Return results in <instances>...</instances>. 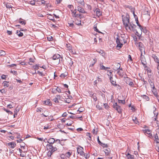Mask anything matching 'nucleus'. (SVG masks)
<instances>
[{"label":"nucleus","instance_id":"1","mask_svg":"<svg viewBox=\"0 0 159 159\" xmlns=\"http://www.w3.org/2000/svg\"><path fill=\"white\" fill-rule=\"evenodd\" d=\"M129 17L128 16H126V18L124 19H123V22L124 25H125V28L126 30H128L130 31H135L136 30V26L133 23L132 24H130V26H129L127 25L128 23H129Z\"/></svg>","mask_w":159,"mask_h":159},{"label":"nucleus","instance_id":"2","mask_svg":"<svg viewBox=\"0 0 159 159\" xmlns=\"http://www.w3.org/2000/svg\"><path fill=\"white\" fill-rule=\"evenodd\" d=\"M83 6H81L79 5H77L76 8L73 11H72V13L73 14V16L75 17H80V14H76V10H77L80 13H86L84 11V9L83 8Z\"/></svg>","mask_w":159,"mask_h":159},{"label":"nucleus","instance_id":"3","mask_svg":"<svg viewBox=\"0 0 159 159\" xmlns=\"http://www.w3.org/2000/svg\"><path fill=\"white\" fill-rule=\"evenodd\" d=\"M52 58L53 60H59L58 62H57V64L61 63L63 60L62 57H61V56L58 54H54L52 57Z\"/></svg>","mask_w":159,"mask_h":159},{"label":"nucleus","instance_id":"4","mask_svg":"<svg viewBox=\"0 0 159 159\" xmlns=\"http://www.w3.org/2000/svg\"><path fill=\"white\" fill-rule=\"evenodd\" d=\"M46 148L47 150H49L52 152H54L57 150L56 146H54L53 144H47Z\"/></svg>","mask_w":159,"mask_h":159},{"label":"nucleus","instance_id":"5","mask_svg":"<svg viewBox=\"0 0 159 159\" xmlns=\"http://www.w3.org/2000/svg\"><path fill=\"white\" fill-rule=\"evenodd\" d=\"M114 109L116 110L119 113L121 112V110L120 107L117 105V102L115 103L112 106Z\"/></svg>","mask_w":159,"mask_h":159},{"label":"nucleus","instance_id":"6","mask_svg":"<svg viewBox=\"0 0 159 159\" xmlns=\"http://www.w3.org/2000/svg\"><path fill=\"white\" fill-rule=\"evenodd\" d=\"M140 59L141 60L142 64L144 66H145L147 64V62L146 61L144 56L143 55L142 53V52H141V54L140 57Z\"/></svg>","mask_w":159,"mask_h":159},{"label":"nucleus","instance_id":"7","mask_svg":"<svg viewBox=\"0 0 159 159\" xmlns=\"http://www.w3.org/2000/svg\"><path fill=\"white\" fill-rule=\"evenodd\" d=\"M83 147L80 146V148H78L77 149L78 153L80 155L83 156L84 154V152L83 151Z\"/></svg>","mask_w":159,"mask_h":159},{"label":"nucleus","instance_id":"8","mask_svg":"<svg viewBox=\"0 0 159 159\" xmlns=\"http://www.w3.org/2000/svg\"><path fill=\"white\" fill-rule=\"evenodd\" d=\"M121 38H122L123 40L120 39L119 37L118 36L116 39V43H123V42L124 43H125V42L124 41V39H123L122 37H121Z\"/></svg>","mask_w":159,"mask_h":159},{"label":"nucleus","instance_id":"9","mask_svg":"<svg viewBox=\"0 0 159 159\" xmlns=\"http://www.w3.org/2000/svg\"><path fill=\"white\" fill-rule=\"evenodd\" d=\"M94 11L96 12L97 16L98 17L102 15V13L100 11V9L99 8H96Z\"/></svg>","mask_w":159,"mask_h":159},{"label":"nucleus","instance_id":"10","mask_svg":"<svg viewBox=\"0 0 159 159\" xmlns=\"http://www.w3.org/2000/svg\"><path fill=\"white\" fill-rule=\"evenodd\" d=\"M55 141V140L53 138H50L48 139L47 142L49 143L48 144H53Z\"/></svg>","mask_w":159,"mask_h":159},{"label":"nucleus","instance_id":"11","mask_svg":"<svg viewBox=\"0 0 159 159\" xmlns=\"http://www.w3.org/2000/svg\"><path fill=\"white\" fill-rule=\"evenodd\" d=\"M152 57L155 62L157 63V64H159V59L156 55L152 54Z\"/></svg>","mask_w":159,"mask_h":159},{"label":"nucleus","instance_id":"12","mask_svg":"<svg viewBox=\"0 0 159 159\" xmlns=\"http://www.w3.org/2000/svg\"><path fill=\"white\" fill-rule=\"evenodd\" d=\"M77 1V2L78 3V5H79L81 6H84V0H75Z\"/></svg>","mask_w":159,"mask_h":159},{"label":"nucleus","instance_id":"13","mask_svg":"<svg viewBox=\"0 0 159 159\" xmlns=\"http://www.w3.org/2000/svg\"><path fill=\"white\" fill-rule=\"evenodd\" d=\"M100 66V69L101 70H106L107 69H110L109 67H106L102 65V63H100L99 64Z\"/></svg>","mask_w":159,"mask_h":159},{"label":"nucleus","instance_id":"14","mask_svg":"<svg viewBox=\"0 0 159 159\" xmlns=\"http://www.w3.org/2000/svg\"><path fill=\"white\" fill-rule=\"evenodd\" d=\"M120 64L119 63H117L115 65H114L113 69L114 70H117L120 69Z\"/></svg>","mask_w":159,"mask_h":159},{"label":"nucleus","instance_id":"15","mask_svg":"<svg viewBox=\"0 0 159 159\" xmlns=\"http://www.w3.org/2000/svg\"><path fill=\"white\" fill-rule=\"evenodd\" d=\"M43 103L44 104L46 105H48L50 106H51L52 105V103L49 99H47L46 100L43 101Z\"/></svg>","mask_w":159,"mask_h":159},{"label":"nucleus","instance_id":"16","mask_svg":"<svg viewBox=\"0 0 159 159\" xmlns=\"http://www.w3.org/2000/svg\"><path fill=\"white\" fill-rule=\"evenodd\" d=\"M152 92L153 95L156 97H157L158 93L157 92V89H156V88L155 87L152 89Z\"/></svg>","mask_w":159,"mask_h":159},{"label":"nucleus","instance_id":"17","mask_svg":"<svg viewBox=\"0 0 159 159\" xmlns=\"http://www.w3.org/2000/svg\"><path fill=\"white\" fill-rule=\"evenodd\" d=\"M124 81L126 82V83L127 84H129V83L131 81V80H132V79H130V78L127 77H125V76L124 77Z\"/></svg>","mask_w":159,"mask_h":159},{"label":"nucleus","instance_id":"18","mask_svg":"<svg viewBox=\"0 0 159 159\" xmlns=\"http://www.w3.org/2000/svg\"><path fill=\"white\" fill-rule=\"evenodd\" d=\"M7 144L8 146L11 145L10 147L12 148H14L16 146V143L14 142L8 143Z\"/></svg>","mask_w":159,"mask_h":159},{"label":"nucleus","instance_id":"19","mask_svg":"<svg viewBox=\"0 0 159 159\" xmlns=\"http://www.w3.org/2000/svg\"><path fill=\"white\" fill-rule=\"evenodd\" d=\"M74 21L73 20H69L68 21V24L69 27L72 28L74 27Z\"/></svg>","mask_w":159,"mask_h":159},{"label":"nucleus","instance_id":"20","mask_svg":"<svg viewBox=\"0 0 159 159\" xmlns=\"http://www.w3.org/2000/svg\"><path fill=\"white\" fill-rule=\"evenodd\" d=\"M154 141L157 143H159V139L158 138V136L157 133L154 135Z\"/></svg>","mask_w":159,"mask_h":159},{"label":"nucleus","instance_id":"21","mask_svg":"<svg viewBox=\"0 0 159 159\" xmlns=\"http://www.w3.org/2000/svg\"><path fill=\"white\" fill-rule=\"evenodd\" d=\"M104 151L106 156L109 155L111 152L109 148L105 149Z\"/></svg>","mask_w":159,"mask_h":159},{"label":"nucleus","instance_id":"22","mask_svg":"<svg viewBox=\"0 0 159 159\" xmlns=\"http://www.w3.org/2000/svg\"><path fill=\"white\" fill-rule=\"evenodd\" d=\"M110 80L111 83L114 86H116L117 85V84H116V82L112 80L113 78L112 76H111V77H110Z\"/></svg>","mask_w":159,"mask_h":159},{"label":"nucleus","instance_id":"23","mask_svg":"<svg viewBox=\"0 0 159 159\" xmlns=\"http://www.w3.org/2000/svg\"><path fill=\"white\" fill-rule=\"evenodd\" d=\"M97 52L101 54V56L104 57L105 56V53L103 50H97Z\"/></svg>","mask_w":159,"mask_h":159},{"label":"nucleus","instance_id":"24","mask_svg":"<svg viewBox=\"0 0 159 159\" xmlns=\"http://www.w3.org/2000/svg\"><path fill=\"white\" fill-rule=\"evenodd\" d=\"M126 156L128 159H134V156L133 155H131L129 153L127 154L126 155Z\"/></svg>","mask_w":159,"mask_h":159},{"label":"nucleus","instance_id":"25","mask_svg":"<svg viewBox=\"0 0 159 159\" xmlns=\"http://www.w3.org/2000/svg\"><path fill=\"white\" fill-rule=\"evenodd\" d=\"M16 33L18 36L20 37L22 36L23 35V33L20 31H18L17 30Z\"/></svg>","mask_w":159,"mask_h":159},{"label":"nucleus","instance_id":"26","mask_svg":"<svg viewBox=\"0 0 159 159\" xmlns=\"http://www.w3.org/2000/svg\"><path fill=\"white\" fill-rule=\"evenodd\" d=\"M75 23L78 25H79L81 24V21L80 19H77L75 21Z\"/></svg>","mask_w":159,"mask_h":159},{"label":"nucleus","instance_id":"27","mask_svg":"<svg viewBox=\"0 0 159 159\" xmlns=\"http://www.w3.org/2000/svg\"><path fill=\"white\" fill-rule=\"evenodd\" d=\"M145 134H147L148 135L149 134L151 133V130L149 129H145L143 130Z\"/></svg>","mask_w":159,"mask_h":159},{"label":"nucleus","instance_id":"28","mask_svg":"<svg viewBox=\"0 0 159 159\" xmlns=\"http://www.w3.org/2000/svg\"><path fill=\"white\" fill-rule=\"evenodd\" d=\"M153 113L154 114V116H157L158 115V113L157 112H156V108L154 106L153 107Z\"/></svg>","mask_w":159,"mask_h":159},{"label":"nucleus","instance_id":"29","mask_svg":"<svg viewBox=\"0 0 159 159\" xmlns=\"http://www.w3.org/2000/svg\"><path fill=\"white\" fill-rule=\"evenodd\" d=\"M122 68H121L120 69H119V70H118V71H117V74L120 76H122L121 73H122Z\"/></svg>","mask_w":159,"mask_h":159},{"label":"nucleus","instance_id":"30","mask_svg":"<svg viewBox=\"0 0 159 159\" xmlns=\"http://www.w3.org/2000/svg\"><path fill=\"white\" fill-rule=\"evenodd\" d=\"M8 82L6 81H5L3 82V86L5 88L9 86Z\"/></svg>","mask_w":159,"mask_h":159},{"label":"nucleus","instance_id":"31","mask_svg":"<svg viewBox=\"0 0 159 159\" xmlns=\"http://www.w3.org/2000/svg\"><path fill=\"white\" fill-rule=\"evenodd\" d=\"M142 97L146 101H148L149 100V97L146 95H143L142 96Z\"/></svg>","mask_w":159,"mask_h":159},{"label":"nucleus","instance_id":"32","mask_svg":"<svg viewBox=\"0 0 159 159\" xmlns=\"http://www.w3.org/2000/svg\"><path fill=\"white\" fill-rule=\"evenodd\" d=\"M117 44V45L116 46V47L117 48H118V49H120V48H121L123 45V43H116Z\"/></svg>","mask_w":159,"mask_h":159},{"label":"nucleus","instance_id":"33","mask_svg":"<svg viewBox=\"0 0 159 159\" xmlns=\"http://www.w3.org/2000/svg\"><path fill=\"white\" fill-rule=\"evenodd\" d=\"M6 52L3 50L0 51V56H3L6 55Z\"/></svg>","mask_w":159,"mask_h":159},{"label":"nucleus","instance_id":"34","mask_svg":"<svg viewBox=\"0 0 159 159\" xmlns=\"http://www.w3.org/2000/svg\"><path fill=\"white\" fill-rule=\"evenodd\" d=\"M141 31V34L142 33V32H143L145 34H146L147 33V30H146V28H143V29L140 30Z\"/></svg>","mask_w":159,"mask_h":159},{"label":"nucleus","instance_id":"35","mask_svg":"<svg viewBox=\"0 0 159 159\" xmlns=\"http://www.w3.org/2000/svg\"><path fill=\"white\" fill-rule=\"evenodd\" d=\"M132 120L136 124H137V123L138 122V120H137V118L133 116L132 117Z\"/></svg>","mask_w":159,"mask_h":159},{"label":"nucleus","instance_id":"36","mask_svg":"<svg viewBox=\"0 0 159 159\" xmlns=\"http://www.w3.org/2000/svg\"><path fill=\"white\" fill-rule=\"evenodd\" d=\"M19 22L22 25H25L26 24V21H25V20H23V21H22V20H19Z\"/></svg>","mask_w":159,"mask_h":159},{"label":"nucleus","instance_id":"37","mask_svg":"<svg viewBox=\"0 0 159 159\" xmlns=\"http://www.w3.org/2000/svg\"><path fill=\"white\" fill-rule=\"evenodd\" d=\"M118 102L119 103H121L123 104H125V100H119L118 99Z\"/></svg>","mask_w":159,"mask_h":159},{"label":"nucleus","instance_id":"38","mask_svg":"<svg viewBox=\"0 0 159 159\" xmlns=\"http://www.w3.org/2000/svg\"><path fill=\"white\" fill-rule=\"evenodd\" d=\"M68 62L69 63V64L71 66L73 64V62L72 61L71 59L70 58H69Z\"/></svg>","mask_w":159,"mask_h":159},{"label":"nucleus","instance_id":"39","mask_svg":"<svg viewBox=\"0 0 159 159\" xmlns=\"http://www.w3.org/2000/svg\"><path fill=\"white\" fill-rule=\"evenodd\" d=\"M129 86H131L132 87H134V84L132 82V80L130 81V82L129 83V84H128Z\"/></svg>","mask_w":159,"mask_h":159},{"label":"nucleus","instance_id":"40","mask_svg":"<svg viewBox=\"0 0 159 159\" xmlns=\"http://www.w3.org/2000/svg\"><path fill=\"white\" fill-rule=\"evenodd\" d=\"M99 145H101L102 147H107V144L102 143H100Z\"/></svg>","mask_w":159,"mask_h":159},{"label":"nucleus","instance_id":"41","mask_svg":"<svg viewBox=\"0 0 159 159\" xmlns=\"http://www.w3.org/2000/svg\"><path fill=\"white\" fill-rule=\"evenodd\" d=\"M112 75V72L111 70H108L107 71V75L108 76H109V77H111V76H112L111 75Z\"/></svg>","mask_w":159,"mask_h":159},{"label":"nucleus","instance_id":"42","mask_svg":"<svg viewBox=\"0 0 159 159\" xmlns=\"http://www.w3.org/2000/svg\"><path fill=\"white\" fill-rule=\"evenodd\" d=\"M93 61H94V62H93V63L92 64H91L90 65V66H93L94 64L96 63L97 61V59L95 58V59H93Z\"/></svg>","mask_w":159,"mask_h":159},{"label":"nucleus","instance_id":"43","mask_svg":"<svg viewBox=\"0 0 159 159\" xmlns=\"http://www.w3.org/2000/svg\"><path fill=\"white\" fill-rule=\"evenodd\" d=\"M56 92H58L59 93H60L61 92V89L59 88L58 87H57V88L56 89Z\"/></svg>","mask_w":159,"mask_h":159},{"label":"nucleus","instance_id":"44","mask_svg":"<svg viewBox=\"0 0 159 159\" xmlns=\"http://www.w3.org/2000/svg\"><path fill=\"white\" fill-rule=\"evenodd\" d=\"M92 96L93 98V99L94 100L95 102L97 100V98L96 96L95 95H94L93 94L92 95Z\"/></svg>","mask_w":159,"mask_h":159},{"label":"nucleus","instance_id":"45","mask_svg":"<svg viewBox=\"0 0 159 159\" xmlns=\"http://www.w3.org/2000/svg\"><path fill=\"white\" fill-rule=\"evenodd\" d=\"M53 101L56 103H59V102L57 98H55L53 99Z\"/></svg>","mask_w":159,"mask_h":159},{"label":"nucleus","instance_id":"46","mask_svg":"<svg viewBox=\"0 0 159 159\" xmlns=\"http://www.w3.org/2000/svg\"><path fill=\"white\" fill-rule=\"evenodd\" d=\"M11 73L13 74L14 75H17V72L16 71H15L14 70H11L10 71Z\"/></svg>","mask_w":159,"mask_h":159},{"label":"nucleus","instance_id":"47","mask_svg":"<svg viewBox=\"0 0 159 159\" xmlns=\"http://www.w3.org/2000/svg\"><path fill=\"white\" fill-rule=\"evenodd\" d=\"M50 16H49L48 18L51 20H54V17L50 15Z\"/></svg>","mask_w":159,"mask_h":159},{"label":"nucleus","instance_id":"48","mask_svg":"<svg viewBox=\"0 0 159 159\" xmlns=\"http://www.w3.org/2000/svg\"><path fill=\"white\" fill-rule=\"evenodd\" d=\"M53 152H51V151L49 150V152L48 153V157H51V155Z\"/></svg>","mask_w":159,"mask_h":159},{"label":"nucleus","instance_id":"49","mask_svg":"<svg viewBox=\"0 0 159 159\" xmlns=\"http://www.w3.org/2000/svg\"><path fill=\"white\" fill-rule=\"evenodd\" d=\"M62 0H56V2H55V3L56 4H59L61 2Z\"/></svg>","mask_w":159,"mask_h":159},{"label":"nucleus","instance_id":"50","mask_svg":"<svg viewBox=\"0 0 159 159\" xmlns=\"http://www.w3.org/2000/svg\"><path fill=\"white\" fill-rule=\"evenodd\" d=\"M67 75H66L64 73H62L60 75V77L62 78H64Z\"/></svg>","mask_w":159,"mask_h":159},{"label":"nucleus","instance_id":"51","mask_svg":"<svg viewBox=\"0 0 159 159\" xmlns=\"http://www.w3.org/2000/svg\"><path fill=\"white\" fill-rule=\"evenodd\" d=\"M39 66L37 65L33 66V67L35 70L38 69H39Z\"/></svg>","mask_w":159,"mask_h":159},{"label":"nucleus","instance_id":"52","mask_svg":"<svg viewBox=\"0 0 159 159\" xmlns=\"http://www.w3.org/2000/svg\"><path fill=\"white\" fill-rule=\"evenodd\" d=\"M66 45H67V48L69 50H70L71 49L72 47L71 46L70 44H66Z\"/></svg>","mask_w":159,"mask_h":159},{"label":"nucleus","instance_id":"53","mask_svg":"<svg viewBox=\"0 0 159 159\" xmlns=\"http://www.w3.org/2000/svg\"><path fill=\"white\" fill-rule=\"evenodd\" d=\"M94 30L95 31H96V32L99 33H102L99 31L97 29V28H95V29H94Z\"/></svg>","mask_w":159,"mask_h":159},{"label":"nucleus","instance_id":"54","mask_svg":"<svg viewBox=\"0 0 159 159\" xmlns=\"http://www.w3.org/2000/svg\"><path fill=\"white\" fill-rule=\"evenodd\" d=\"M126 7L127 8H129V9L131 10V11L133 10V7L132 6H126Z\"/></svg>","mask_w":159,"mask_h":159},{"label":"nucleus","instance_id":"55","mask_svg":"<svg viewBox=\"0 0 159 159\" xmlns=\"http://www.w3.org/2000/svg\"><path fill=\"white\" fill-rule=\"evenodd\" d=\"M150 85L152 89L155 88V86L153 82L150 84Z\"/></svg>","mask_w":159,"mask_h":159},{"label":"nucleus","instance_id":"56","mask_svg":"<svg viewBox=\"0 0 159 159\" xmlns=\"http://www.w3.org/2000/svg\"><path fill=\"white\" fill-rule=\"evenodd\" d=\"M52 92L54 93H56V89L53 88L52 89Z\"/></svg>","mask_w":159,"mask_h":159},{"label":"nucleus","instance_id":"57","mask_svg":"<svg viewBox=\"0 0 159 159\" xmlns=\"http://www.w3.org/2000/svg\"><path fill=\"white\" fill-rule=\"evenodd\" d=\"M0 91L2 93H5L6 92V90L4 89L0 90Z\"/></svg>","mask_w":159,"mask_h":159},{"label":"nucleus","instance_id":"58","mask_svg":"<svg viewBox=\"0 0 159 159\" xmlns=\"http://www.w3.org/2000/svg\"><path fill=\"white\" fill-rule=\"evenodd\" d=\"M35 1L34 0L33 1H31L30 2V4L32 5H34L35 4Z\"/></svg>","mask_w":159,"mask_h":159},{"label":"nucleus","instance_id":"59","mask_svg":"<svg viewBox=\"0 0 159 159\" xmlns=\"http://www.w3.org/2000/svg\"><path fill=\"white\" fill-rule=\"evenodd\" d=\"M84 155V156L85 157V158L87 159L88 157H89V156L88 154H85L84 153V154H83Z\"/></svg>","mask_w":159,"mask_h":159},{"label":"nucleus","instance_id":"60","mask_svg":"<svg viewBox=\"0 0 159 159\" xmlns=\"http://www.w3.org/2000/svg\"><path fill=\"white\" fill-rule=\"evenodd\" d=\"M104 106L105 108L106 109H107L108 107V106L107 104L106 103H104Z\"/></svg>","mask_w":159,"mask_h":159},{"label":"nucleus","instance_id":"61","mask_svg":"<svg viewBox=\"0 0 159 159\" xmlns=\"http://www.w3.org/2000/svg\"><path fill=\"white\" fill-rule=\"evenodd\" d=\"M70 117L72 119L77 118V117L76 116H70Z\"/></svg>","mask_w":159,"mask_h":159},{"label":"nucleus","instance_id":"62","mask_svg":"<svg viewBox=\"0 0 159 159\" xmlns=\"http://www.w3.org/2000/svg\"><path fill=\"white\" fill-rule=\"evenodd\" d=\"M73 122L72 121H71L70 122H69V123H67L66 125L68 126H70L71 125V124H72Z\"/></svg>","mask_w":159,"mask_h":159},{"label":"nucleus","instance_id":"63","mask_svg":"<svg viewBox=\"0 0 159 159\" xmlns=\"http://www.w3.org/2000/svg\"><path fill=\"white\" fill-rule=\"evenodd\" d=\"M7 34L9 35L11 34H12V31H9L8 30H7Z\"/></svg>","mask_w":159,"mask_h":159},{"label":"nucleus","instance_id":"64","mask_svg":"<svg viewBox=\"0 0 159 159\" xmlns=\"http://www.w3.org/2000/svg\"><path fill=\"white\" fill-rule=\"evenodd\" d=\"M148 135V137L151 139H152L153 137V136L152 135V134H151V133Z\"/></svg>","mask_w":159,"mask_h":159}]
</instances>
